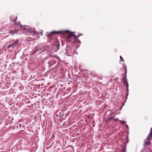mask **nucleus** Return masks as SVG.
Listing matches in <instances>:
<instances>
[{"instance_id": "nucleus-1", "label": "nucleus", "mask_w": 152, "mask_h": 152, "mask_svg": "<svg viewBox=\"0 0 152 152\" xmlns=\"http://www.w3.org/2000/svg\"><path fill=\"white\" fill-rule=\"evenodd\" d=\"M65 32L66 33L68 34H69V35L68 36L67 38L69 39L71 37L73 36L74 37V38L75 39V41L74 42V43L75 44H76L77 45H76V47L77 49L78 48L80 45V41H77V39L78 37L80 36H77V37L76 36L75 34H73V33L69 31H65Z\"/></svg>"}, {"instance_id": "nucleus-2", "label": "nucleus", "mask_w": 152, "mask_h": 152, "mask_svg": "<svg viewBox=\"0 0 152 152\" xmlns=\"http://www.w3.org/2000/svg\"><path fill=\"white\" fill-rule=\"evenodd\" d=\"M10 20L14 23H15V20L17 19L16 17L14 16H11L10 17Z\"/></svg>"}, {"instance_id": "nucleus-3", "label": "nucleus", "mask_w": 152, "mask_h": 152, "mask_svg": "<svg viewBox=\"0 0 152 152\" xmlns=\"http://www.w3.org/2000/svg\"><path fill=\"white\" fill-rule=\"evenodd\" d=\"M152 137V128H151L150 130V132L149 134L148 135L147 137V140H150V138Z\"/></svg>"}, {"instance_id": "nucleus-4", "label": "nucleus", "mask_w": 152, "mask_h": 152, "mask_svg": "<svg viewBox=\"0 0 152 152\" xmlns=\"http://www.w3.org/2000/svg\"><path fill=\"white\" fill-rule=\"evenodd\" d=\"M18 42V41H15L14 42V43H13L12 44L9 45L8 46V48H10L11 47H13L14 46L16 45L17 44V43Z\"/></svg>"}, {"instance_id": "nucleus-5", "label": "nucleus", "mask_w": 152, "mask_h": 152, "mask_svg": "<svg viewBox=\"0 0 152 152\" xmlns=\"http://www.w3.org/2000/svg\"><path fill=\"white\" fill-rule=\"evenodd\" d=\"M18 30L16 29H15L14 31L11 30L9 32V33L12 35H14V34H16L18 33Z\"/></svg>"}, {"instance_id": "nucleus-6", "label": "nucleus", "mask_w": 152, "mask_h": 152, "mask_svg": "<svg viewBox=\"0 0 152 152\" xmlns=\"http://www.w3.org/2000/svg\"><path fill=\"white\" fill-rule=\"evenodd\" d=\"M151 140H147V138H146V140H144V145L145 146L151 143L150 142Z\"/></svg>"}, {"instance_id": "nucleus-7", "label": "nucleus", "mask_w": 152, "mask_h": 152, "mask_svg": "<svg viewBox=\"0 0 152 152\" xmlns=\"http://www.w3.org/2000/svg\"><path fill=\"white\" fill-rule=\"evenodd\" d=\"M122 80L124 82V83L125 84H126L127 85V84H128L127 81V79L126 76H124V77L123 78Z\"/></svg>"}, {"instance_id": "nucleus-8", "label": "nucleus", "mask_w": 152, "mask_h": 152, "mask_svg": "<svg viewBox=\"0 0 152 152\" xmlns=\"http://www.w3.org/2000/svg\"><path fill=\"white\" fill-rule=\"evenodd\" d=\"M61 32H62L61 31H53L52 32H51L50 33V35H49V36H50V34H52V33H55L57 34H59L61 33Z\"/></svg>"}, {"instance_id": "nucleus-9", "label": "nucleus", "mask_w": 152, "mask_h": 152, "mask_svg": "<svg viewBox=\"0 0 152 152\" xmlns=\"http://www.w3.org/2000/svg\"><path fill=\"white\" fill-rule=\"evenodd\" d=\"M118 120L119 121V122H121L122 124H124L125 123H126V122L124 121H122L120 120H119L118 119V118H117L116 119H115L114 121H116V120Z\"/></svg>"}, {"instance_id": "nucleus-10", "label": "nucleus", "mask_w": 152, "mask_h": 152, "mask_svg": "<svg viewBox=\"0 0 152 152\" xmlns=\"http://www.w3.org/2000/svg\"><path fill=\"white\" fill-rule=\"evenodd\" d=\"M126 91H127V94L126 95V96H127V95H128V91H129V90H128V86H129V85H128V84H127V85H126Z\"/></svg>"}, {"instance_id": "nucleus-11", "label": "nucleus", "mask_w": 152, "mask_h": 152, "mask_svg": "<svg viewBox=\"0 0 152 152\" xmlns=\"http://www.w3.org/2000/svg\"><path fill=\"white\" fill-rule=\"evenodd\" d=\"M120 58L121 61H124V60L123 59V58H122V57L121 56H120Z\"/></svg>"}, {"instance_id": "nucleus-12", "label": "nucleus", "mask_w": 152, "mask_h": 152, "mask_svg": "<svg viewBox=\"0 0 152 152\" xmlns=\"http://www.w3.org/2000/svg\"><path fill=\"white\" fill-rule=\"evenodd\" d=\"M17 25H18V26H19L20 28H23V26L21 24H18Z\"/></svg>"}, {"instance_id": "nucleus-13", "label": "nucleus", "mask_w": 152, "mask_h": 152, "mask_svg": "<svg viewBox=\"0 0 152 152\" xmlns=\"http://www.w3.org/2000/svg\"><path fill=\"white\" fill-rule=\"evenodd\" d=\"M23 29L25 30H26V27H25V26H23Z\"/></svg>"}, {"instance_id": "nucleus-14", "label": "nucleus", "mask_w": 152, "mask_h": 152, "mask_svg": "<svg viewBox=\"0 0 152 152\" xmlns=\"http://www.w3.org/2000/svg\"><path fill=\"white\" fill-rule=\"evenodd\" d=\"M125 126H126V127L127 129H129L128 126L127 124L125 125Z\"/></svg>"}, {"instance_id": "nucleus-15", "label": "nucleus", "mask_w": 152, "mask_h": 152, "mask_svg": "<svg viewBox=\"0 0 152 152\" xmlns=\"http://www.w3.org/2000/svg\"><path fill=\"white\" fill-rule=\"evenodd\" d=\"M122 152H126V151L125 150H123Z\"/></svg>"}, {"instance_id": "nucleus-16", "label": "nucleus", "mask_w": 152, "mask_h": 152, "mask_svg": "<svg viewBox=\"0 0 152 152\" xmlns=\"http://www.w3.org/2000/svg\"><path fill=\"white\" fill-rule=\"evenodd\" d=\"M113 118V117H110V120H112V118Z\"/></svg>"}, {"instance_id": "nucleus-17", "label": "nucleus", "mask_w": 152, "mask_h": 152, "mask_svg": "<svg viewBox=\"0 0 152 152\" xmlns=\"http://www.w3.org/2000/svg\"><path fill=\"white\" fill-rule=\"evenodd\" d=\"M36 51H35V52H34V53H36Z\"/></svg>"}]
</instances>
